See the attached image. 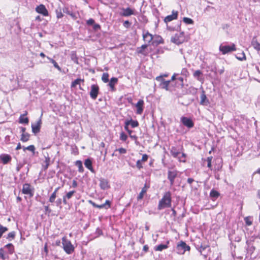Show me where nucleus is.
I'll return each instance as SVG.
<instances>
[{"label":"nucleus","instance_id":"1","mask_svg":"<svg viewBox=\"0 0 260 260\" xmlns=\"http://www.w3.org/2000/svg\"><path fill=\"white\" fill-rule=\"evenodd\" d=\"M171 193L170 191L165 192L162 199L159 201L158 209L161 210L165 208H169L171 206Z\"/></svg>","mask_w":260,"mask_h":260},{"label":"nucleus","instance_id":"2","mask_svg":"<svg viewBox=\"0 0 260 260\" xmlns=\"http://www.w3.org/2000/svg\"><path fill=\"white\" fill-rule=\"evenodd\" d=\"M63 248L67 254H71L74 250V247L71 241L68 240L66 237L62 238Z\"/></svg>","mask_w":260,"mask_h":260},{"label":"nucleus","instance_id":"3","mask_svg":"<svg viewBox=\"0 0 260 260\" xmlns=\"http://www.w3.org/2000/svg\"><path fill=\"white\" fill-rule=\"evenodd\" d=\"M171 42L176 44L179 45L182 44L186 40L185 34L183 32H181L175 34L171 38Z\"/></svg>","mask_w":260,"mask_h":260},{"label":"nucleus","instance_id":"4","mask_svg":"<svg viewBox=\"0 0 260 260\" xmlns=\"http://www.w3.org/2000/svg\"><path fill=\"white\" fill-rule=\"evenodd\" d=\"M190 249V247L182 241L179 242L176 247L177 253L180 254H183L186 251H189Z\"/></svg>","mask_w":260,"mask_h":260},{"label":"nucleus","instance_id":"5","mask_svg":"<svg viewBox=\"0 0 260 260\" xmlns=\"http://www.w3.org/2000/svg\"><path fill=\"white\" fill-rule=\"evenodd\" d=\"M219 50L223 54H225L236 50L235 45L232 44L231 46L220 45L219 46Z\"/></svg>","mask_w":260,"mask_h":260},{"label":"nucleus","instance_id":"6","mask_svg":"<svg viewBox=\"0 0 260 260\" xmlns=\"http://www.w3.org/2000/svg\"><path fill=\"white\" fill-rule=\"evenodd\" d=\"M178 171L174 170H169L168 172V179L169 180L171 186L173 185L174 184V180L178 176Z\"/></svg>","mask_w":260,"mask_h":260},{"label":"nucleus","instance_id":"7","mask_svg":"<svg viewBox=\"0 0 260 260\" xmlns=\"http://www.w3.org/2000/svg\"><path fill=\"white\" fill-rule=\"evenodd\" d=\"M99 91V87L96 84H93L91 86V90L90 91V96L93 100H95L97 98Z\"/></svg>","mask_w":260,"mask_h":260},{"label":"nucleus","instance_id":"8","mask_svg":"<svg viewBox=\"0 0 260 260\" xmlns=\"http://www.w3.org/2000/svg\"><path fill=\"white\" fill-rule=\"evenodd\" d=\"M178 15V12L177 11L173 10L171 15H168L165 18L164 22L166 23H168L171 21L177 19Z\"/></svg>","mask_w":260,"mask_h":260},{"label":"nucleus","instance_id":"9","mask_svg":"<svg viewBox=\"0 0 260 260\" xmlns=\"http://www.w3.org/2000/svg\"><path fill=\"white\" fill-rule=\"evenodd\" d=\"M22 192L23 193L28 194L30 197H32L34 195L33 191L30 188V185L28 183H25L23 185Z\"/></svg>","mask_w":260,"mask_h":260},{"label":"nucleus","instance_id":"10","mask_svg":"<svg viewBox=\"0 0 260 260\" xmlns=\"http://www.w3.org/2000/svg\"><path fill=\"white\" fill-rule=\"evenodd\" d=\"M36 11L37 13L42 14L44 16L48 15V12L45 6L44 5H40L36 8Z\"/></svg>","mask_w":260,"mask_h":260},{"label":"nucleus","instance_id":"11","mask_svg":"<svg viewBox=\"0 0 260 260\" xmlns=\"http://www.w3.org/2000/svg\"><path fill=\"white\" fill-rule=\"evenodd\" d=\"M182 123L188 128H191L193 126L194 124L191 119L186 117H182L181 118Z\"/></svg>","mask_w":260,"mask_h":260},{"label":"nucleus","instance_id":"12","mask_svg":"<svg viewBox=\"0 0 260 260\" xmlns=\"http://www.w3.org/2000/svg\"><path fill=\"white\" fill-rule=\"evenodd\" d=\"M132 15H135V10L130 8H123L121 15L124 17H128Z\"/></svg>","mask_w":260,"mask_h":260},{"label":"nucleus","instance_id":"13","mask_svg":"<svg viewBox=\"0 0 260 260\" xmlns=\"http://www.w3.org/2000/svg\"><path fill=\"white\" fill-rule=\"evenodd\" d=\"M42 123L41 119H39L36 124H31V128H32V132L35 134L38 133L41 128V125Z\"/></svg>","mask_w":260,"mask_h":260},{"label":"nucleus","instance_id":"14","mask_svg":"<svg viewBox=\"0 0 260 260\" xmlns=\"http://www.w3.org/2000/svg\"><path fill=\"white\" fill-rule=\"evenodd\" d=\"M143 38L145 42L150 43L153 40V36L148 31H143Z\"/></svg>","mask_w":260,"mask_h":260},{"label":"nucleus","instance_id":"15","mask_svg":"<svg viewBox=\"0 0 260 260\" xmlns=\"http://www.w3.org/2000/svg\"><path fill=\"white\" fill-rule=\"evenodd\" d=\"M149 185L145 183L144 187L142 188L141 191L140 192L139 194L137 197V200H140L143 198L144 194L146 193L148 189L149 188Z\"/></svg>","mask_w":260,"mask_h":260},{"label":"nucleus","instance_id":"16","mask_svg":"<svg viewBox=\"0 0 260 260\" xmlns=\"http://www.w3.org/2000/svg\"><path fill=\"white\" fill-rule=\"evenodd\" d=\"M143 104L144 101L142 100H140L136 104V107L137 108V113L141 114L143 111Z\"/></svg>","mask_w":260,"mask_h":260},{"label":"nucleus","instance_id":"17","mask_svg":"<svg viewBox=\"0 0 260 260\" xmlns=\"http://www.w3.org/2000/svg\"><path fill=\"white\" fill-rule=\"evenodd\" d=\"M11 158V156L9 154H3L0 155V159L4 164H8Z\"/></svg>","mask_w":260,"mask_h":260},{"label":"nucleus","instance_id":"18","mask_svg":"<svg viewBox=\"0 0 260 260\" xmlns=\"http://www.w3.org/2000/svg\"><path fill=\"white\" fill-rule=\"evenodd\" d=\"M251 45L257 51H260V43L258 42L256 37H253L251 41Z\"/></svg>","mask_w":260,"mask_h":260},{"label":"nucleus","instance_id":"19","mask_svg":"<svg viewBox=\"0 0 260 260\" xmlns=\"http://www.w3.org/2000/svg\"><path fill=\"white\" fill-rule=\"evenodd\" d=\"M100 186L103 189H108L109 187L108 181L105 179H101L100 180Z\"/></svg>","mask_w":260,"mask_h":260},{"label":"nucleus","instance_id":"20","mask_svg":"<svg viewBox=\"0 0 260 260\" xmlns=\"http://www.w3.org/2000/svg\"><path fill=\"white\" fill-rule=\"evenodd\" d=\"M209 103V101L207 99L204 91H203L201 95L200 104L207 106Z\"/></svg>","mask_w":260,"mask_h":260},{"label":"nucleus","instance_id":"21","mask_svg":"<svg viewBox=\"0 0 260 260\" xmlns=\"http://www.w3.org/2000/svg\"><path fill=\"white\" fill-rule=\"evenodd\" d=\"M222 167V164L221 159L217 158L215 160V163L214 165V170L219 171Z\"/></svg>","mask_w":260,"mask_h":260},{"label":"nucleus","instance_id":"22","mask_svg":"<svg viewBox=\"0 0 260 260\" xmlns=\"http://www.w3.org/2000/svg\"><path fill=\"white\" fill-rule=\"evenodd\" d=\"M117 82L118 79L117 78L113 77L111 79L108 85L110 87L112 91H114L115 90L114 86Z\"/></svg>","mask_w":260,"mask_h":260},{"label":"nucleus","instance_id":"23","mask_svg":"<svg viewBox=\"0 0 260 260\" xmlns=\"http://www.w3.org/2000/svg\"><path fill=\"white\" fill-rule=\"evenodd\" d=\"M84 165L91 172H92V173L94 172V171L92 166V161L89 158H87V159H85V162H84Z\"/></svg>","mask_w":260,"mask_h":260},{"label":"nucleus","instance_id":"24","mask_svg":"<svg viewBox=\"0 0 260 260\" xmlns=\"http://www.w3.org/2000/svg\"><path fill=\"white\" fill-rule=\"evenodd\" d=\"M27 112L25 111V113L24 114H22L20 115L19 118V122L20 123H25L27 124L28 123V118L27 117H25L26 115Z\"/></svg>","mask_w":260,"mask_h":260},{"label":"nucleus","instance_id":"25","mask_svg":"<svg viewBox=\"0 0 260 260\" xmlns=\"http://www.w3.org/2000/svg\"><path fill=\"white\" fill-rule=\"evenodd\" d=\"M181 151L177 149L175 147H172L170 149V153L171 155L176 158L178 155L180 153Z\"/></svg>","mask_w":260,"mask_h":260},{"label":"nucleus","instance_id":"26","mask_svg":"<svg viewBox=\"0 0 260 260\" xmlns=\"http://www.w3.org/2000/svg\"><path fill=\"white\" fill-rule=\"evenodd\" d=\"M84 80L83 79L78 78L73 81L71 83V88H75L77 85H80L81 82H84Z\"/></svg>","mask_w":260,"mask_h":260},{"label":"nucleus","instance_id":"27","mask_svg":"<svg viewBox=\"0 0 260 260\" xmlns=\"http://www.w3.org/2000/svg\"><path fill=\"white\" fill-rule=\"evenodd\" d=\"M171 82L170 80L163 81L162 83H160V86L161 88L165 89L166 90H168L169 89V85Z\"/></svg>","mask_w":260,"mask_h":260},{"label":"nucleus","instance_id":"28","mask_svg":"<svg viewBox=\"0 0 260 260\" xmlns=\"http://www.w3.org/2000/svg\"><path fill=\"white\" fill-rule=\"evenodd\" d=\"M62 11L63 13H66L69 15H70L72 18H73L74 19H76V15L72 13V12H71L69 8H67V7H64L63 9H62Z\"/></svg>","mask_w":260,"mask_h":260},{"label":"nucleus","instance_id":"29","mask_svg":"<svg viewBox=\"0 0 260 260\" xmlns=\"http://www.w3.org/2000/svg\"><path fill=\"white\" fill-rule=\"evenodd\" d=\"M50 161V157L48 156L45 157V161L44 163L45 164L43 165V167L45 170H47L49 166V163Z\"/></svg>","mask_w":260,"mask_h":260},{"label":"nucleus","instance_id":"30","mask_svg":"<svg viewBox=\"0 0 260 260\" xmlns=\"http://www.w3.org/2000/svg\"><path fill=\"white\" fill-rule=\"evenodd\" d=\"M76 166L78 168L79 172L82 173L84 171V169L82 166V161L80 160H77L75 162Z\"/></svg>","mask_w":260,"mask_h":260},{"label":"nucleus","instance_id":"31","mask_svg":"<svg viewBox=\"0 0 260 260\" xmlns=\"http://www.w3.org/2000/svg\"><path fill=\"white\" fill-rule=\"evenodd\" d=\"M29 134L28 133H24L21 134V141L25 142H27L29 138Z\"/></svg>","mask_w":260,"mask_h":260},{"label":"nucleus","instance_id":"32","mask_svg":"<svg viewBox=\"0 0 260 260\" xmlns=\"http://www.w3.org/2000/svg\"><path fill=\"white\" fill-rule=\"evenodd\" d=\"M128 122V124L131 125L132 127L135 128L139 125V122L137 120H133L131 119L129 120H126Z\"/></svg>","mask_w":260,"mask_h":260},{"label":"nucleus","instance_id":"33","mask_svg":"<svg viewBox=\"0 0 260 260\" xmlns=\"http://www.w3.org/2000/svg\"><path fill=\"white\" fill-rule=\"evenodd\" d=\"M16 236V232L14 231H12L10 232L6 237V239L8 240L9 241H11L13 240Z\"/></svg>","mask_w":260,"mask_h":260},{"label":"nucleus","instance_id":"34","mask_svg":"<svg viewBox=\"0 0 260 260\" xmlns=\"http://www.w3.org/2000/svg\"><path fill=\"white\" fill-rule=\"evenodd\" d=\"M168 248V245L167 244H160L157 245L155 247V250L156 251H162L164 249H167Z\"/></svg>","mask_w":260,"mask_h":260},{"label":"nucleus","instance_id":"35","mask_svg":"<svg viewBox=\"0 0 260 260\" xmlns=\"http://www.w3.org/2000/svg\"><path fill=\"white\" fill-rule=\"evenodd\" d=\"M236 57L239 60H244L246 59L245 54L244 52H242L241 53H238L236 55Z\"/></svg>","mask_w":260,"mask_h":260},{"label":"nucleus","instance_id":"36","mask_svg":"<svg viewBox=\"0 0 260 260\" xmlns=\"http://www.w3.org/2000/svg\"><path fill=\"white\" fill-rule=\"evenodd\" d=\"M148 45L146 44H144L141 46V47L138 48L137 52L139 54H145L144 50L147 47Z\"/></svg>","mask_w":260,"mask_h":260},{"label":"nucleus","instance_id":"37","mask_svg":"<svg viewBox=\"0 0 260 260\" xmlns=\"http://www.w3.org/2000/svg\"><path fill=\"white\" fill-rule=\"evenodd\" d=\"M210 196L212 198H217L219 196V193L214 189H212L210 191Z\"/></svg>","mask_w":260,"mask_h":260},{"label":"nucleus","instance_id":"38","mask_svg":"<svg viewBox=\"0 0 260 260\" xmlns=\"http://www.w3.org/2000/svg\"><path fill=\"white\" fill-rule=\"evenodd\" d=\"M8 231V229L7 227L4 226L0 223V239L2 237L3 235Z\"/></svg>","mask_w":260,"mask_h":260},{"label":"nucleus","instance_id":"39","mask_svg":"<svg viewBox=\"0 0 260 260\" xmlns=\"http://www.w3.org/2000/svg\"><path fill=\"white\" fill-rule=\"evenodd\" d=\"M5 247L7 248H8L9 253L10 254H12L14 252V246L12 244H11V243L8 244L5 246Z\"/></svg>","mask_w":260,"mask_h":260},{"label":"nucleus","instance_id":"40","mask_svg":"<svg viewBox=\"0 0 260 260\" xmlns=\"http://www.w3.org/2000/svg\"><path fill=\"white\" fill-rule=\"evenodd\" d=\"M47 58L50 60V61L53 63L54 67L57 69L58 71H61V68L58 65L57 63L53 59L47 57Z\"/></svg>","mask_w":260,"mask_h":260},{"label":"nucleus","instance_id":"41","mask_svg":"<svg viewBox=\"0 0 260 260\" xmlns=\"http://www.w3.org/2000/svg\"><path fill=\"white\" fill-rule=\"evenodd\" d=\"M55 13L56 15V17L57 18H61L63 17V14L62 13L61 9L60 8H58L55 10Z\"/></svg>","mask_w":260,"mask_h":260},{"label":"nucleus","instance_id":"42","mask_svg":"<svg viewBox=\"0 0 260 260\" xmlns=\"http://www.w3.org/2000/svg\"><path fill=\"white\" fill-rule=\"evenodd\" d=\"M102 80L104 83H107L109 82V74L107 73H103Z\"/></svg>","mask_w":260,"mask_h":260},{"label":"nucleus","instance_id":"43","mask_svg":"<svg viewBox=\"0 0 260 260\" xmlns=\"http://www.w3.org/2000/svg\"><path fill=\"white\" fill-rule=\"evenodd\" d=\"M26 150L31 151L34 153H35V147L33 145H29L27 147H23V150L25 151Z\"/></svg>","mask_w":260,"mask_h":260},{"label":"nucleus","instance_id":"44","mask_svg":"<svg viewBox=\"0 0 260 260\" xmlns=\"http://www.w3.org/2000/svg\"><path fill=\"white\" fill-rule=\"evenodd\" d=\"M202 74V73L200 70H197L196 71L193 73V77L196 78H197L198 80H200L199 77Z\"/></svg>","mask_w":260,"mask_h":260},{"label":"nucleus","instance_id":"45","mask_svg":"<svg viewBox=\"0 0 260 260\" xmlns=\"http://www.w3.org/2000/svg\"><path fill=\"white\" fill-rule=\"evenodd\" d=\"M57 193L53 192L49 198V201L50 203H53L55 201V198H56Z\"/></svg>","mask_w":260,"mask_h":260},{"label":"nucleus","instance_id":"46","mask_svg":"<svg viewBox=\"0 0 260 260\" xmlns=\"http://www.w3.org/2000/svg\"><path fill=\"white\" fill-rule=\"evenodd\" d=\"M0 258L3 260H5L8 258L4 253V250L3 248H0Z\"/></svg>","mask_w":260,"mask_h":260},{"label":"nucleus","instance_id":"47","mask_svg":"<svg viewBox=\"0 0 260 260\" xmlns=\"http://www.w3.org/2000/svg\"><path fill=\"white\" fill-rule=\"evenodd\" d=\"M72 60L76 64H79L78 58L75 53H72L71 55Z\"/></svg>","mask_w":260,"mask_h":260},{"label":"nucleus","instance_id":"48","mask_svg":"<svg viewBox=\"0 0 260 260\" xmlns=\"http://www.w3.org/2000/svg\"><path fill=\"white\" fill-rule=\"evenodd\" d=\"M75 193V191L72 190V191H69V192H68L67 193V194L64 196L67 199H70L72 197V196L74 195V194Z\"/></svg>","mask_w":260,"mask_h":260},{"label":"nucleus","instance_id":"49","mask_svg":"<svg viewBox=\"0 0 260 260\" xmlns=\"http://www.w3.org/2000/svg\"><path fill=\"white\" fill-rule=\"evenodd\" d=\"M183 21L186 24H192L193 22V20L187 17H184L183 19Z\"/></svg>","mask_w":260,"mask_h":260},{"label":"nucleus","instance_id":"50","mask_svg":"<svg viewBox=\"0 0 260 260\" xmlns=\"http://www.w3.org/2000/svg\"><path fill=\"white\" fill-rule=\"evenodd\" d=\"M127 139V136L123 132H121L120 135V139L122 141H125Z\"/></svg>","mask_w":260,"mask_h":260},{"label":"nucleus","instance_id":"51","mask_svg":"<svg viewBox=\"0 0 260 260\" xmlns=\"http://www.w3.org/2000/svg\"><path fill=\"white\" fill-rule=\"evenodd\" d=\"M212 156H210V157H208L207 159V167L210 168L211 170H212V164H211V162H212Z\"/></svg>","mask_w":260,"mask_h":260},{"label":"nucleus","instance_id":"52","mask_svg":"<svg viewBox=\"0 0 260 260\" xmlns=\"http://www.w3.org/2000/svg\"><path fill=\"white\" fill-rule=\"evenodd\" d=\"M244 221L247 225L249 226L252 224V221L250 220L249 217H246L244 218Z\"/></svg>","mask_w":260,"mask_h":260},{"label":"nucleus","instance_id":"53","mask_svg":"<svg viewBox=\"0 0 260 260\" xmlns=\"http://www.w3.org/2000/svg\"><path fill=\"white\" fill-rule=\"evenodd\" d=\"M181 74L184 76L187 77L189 75V73L186 68H183L181 70Z\"/></svg>","mask_w":260,"mask_h":260},{"label":"nucleus","instance_id":"54","mask_svg":"<svg viewBox=\"0 0 260 260\" xmlns=\"http://www.w3.org/2000/svg\"><path fill=\"white\" fill-rule=\"evenodd\" d=\"M142 162L143 161H141L140 159L138 160L137 161L136 166H137V168L139 169V170L143 168L142 163Z\"/></svg>","mask_w":260,"mask_h":260},{"label":"nucleus","instance_id":"55","mask_svg":"<svg viewBox=\"0 0 260 260\" xmlns=\"http://www.w3.org/2000/svg\"><path fill=\"white\" fill-rule=\"evenodd\" d=\"M104 205H105V209H108L110 207L111 202L109 200H106Z\"/></svg>","mask_w":260,"mask_h":260},{"label":"nucleus","instance_id":"56","mask_svg":"<svg viewBox=\"0 0 260 260\" xmlns=\"http://www.w3.org/2000/svg\"><path fill=\"white\" fill-rule=\"evenodd\" d=\"M177 80L179 82V84L181 85V87H183V78L182 77H178L177 78Z\"/></svg>","mask_w":260,"mask_h":260},{"label":"nucleus","instance_id":"57","mask_svg":"<svg viewBox=\"0 0 260 260\" xmlns=\"http://www.w3.org/2000/svg\"><path fill=\"white\" fill-rule=\"evenodd\" d=\"M86 23L88 25H93L94 24V20L93 19L90 18L87 21Z\"/></svg>","mask_w":260,"mask_h":260},{"label":"nucleus","instance_id":"58","mask_svg":"<svg viewBox=\"0 0 260 260\" xmlns=\"http://www.w3.org/2000/svg\"><path fill=\"white\" fill-rule=\"evenodd\" d=\"M148 158V155L144 154L143 155L142 158L140 160H141V161H142L143 162H145L147 160Z\"/></svg>","mask_w":260,"mask_h":260},{"label":"nucleus","instance_id":"59","mask_svg":"<svg viewBox=\"0 0 260 260\" xmlns=\"http://www.w3.org/2000/svg\"><path fill=\"white\" fill-rule=\"evenodd\" d=\"M186 154H185V153H183V152H182V156H181V157H178L179 160L180 161H182V162H185V161H186V160H185V159H182V157H184V158H185L186 157Z\"/></svg>","mask_w":260,"mask_h":260},{"label":"nucleus","instance_id":"60","mask_svg":"<svg viewBox=\"0 0 260 260\" xmlns=\"http://www.w3.org/2000/svg\"><path fill=\"white\" fill-rule=\"evenodd\" d=\"M117 151H119V152L121 154H124L126 152V149L123 148H119L117 149Z\"/></svg>","mask_w":260,"mask_h":260},{"label":"nucleus","instance_id":"61","mask_svg":"<svg viewBox=\"0 0 260 260\" xmlns=\"http://www.w3.org/2000/svg\"><path fill=\"white\" fill-rule=\"evenodd\" d=\"M156 80L157 81L160 82V83H162L163 81H165V80L162 78V76H159L157 77L156 78Z\"/></svg>","mask_w":260,"mask_h":260},{"label":"nucleus","instance_id":"62","mask_svg":"<svg viewBox=\"0 0 260 260\" xmlns=\"http://www.w3.org/2000/svg\"><path fill=\"white\" fill-rule=\"evenodd\" d=\"M131 24V23L128 20L125 21L123 23V26L126 28H128Z\"/></svg>","mask_w":260,"mask_h":260},{"label":"nucleus","instance_id":"63","mask_svg":"<svg viewBox=\"0 0 260 260\" xmlns=\"http://www.w3.org/2000/svg\"><path fill=\"white\" fill-rule=\"evenodd\" d=\"M45 213H50L51 212V209L49 208V206H45L44 207Z\"/></svg>","mask_w":260,"mask_h":260},{"label":"nucleus","instance_id":"64","mask_svg":"<svg viewBox=\"0 0 260 260\" xmlns=\"http://www.w3.org/2000/svg\"><path fill=\"white\" fill-rule=\"evenodd\" d=\"M208 246H203L201 245L200 247L199 248V250L200 251L201 253L203 252V250H204Z\"/></svg>","mask_w":260,"mask_h":260}]
</instances>
